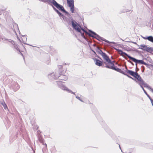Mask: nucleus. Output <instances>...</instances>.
Here are the masks:
<instances>
[{"label":"nucleus","instance_id":"e433bc0d","mask_svg":"<svg viewBox=\"0 0 153 153\" xmlns=\"http://www.w3.org/2000/svg\"><path fill=\"white\" fill-rule=\"evenodd\" d=\"M1 12L0 11V15H1Z\"/></svg>","mask_w":153,"mask_h":153},{"label":"nucleus","instance_id":"f8f14e48","mask_svg":"<svg viewBox=\"0 0 153 153\" xmlns=\"http://www.w3.org/2000/svg\"><path fill=\"white\" fill-rule=\"evenodd\" d=\"M94 61L95 63V64L99 66H100L102 65V62L100 61L95 59H94Z\"/></svg>","mask_w":153,"mask_h":153},{"label":"nucleus","instance_id":"72a5a7b5","mask_svg":"<svg viewBox=\"0 0 153 153\" xmlns=\"http://www.w3.org/2000/svg\"><path fill=\"white\" fill-rule=\"evenodd\" d=\"M39 141H40L41 142V143H42V141L41 140H39Z\"/></svg>","mask_w":153,"mask_h":153},{"label":"nucleus","instance_id":"412c9836","mask_svg":"<svg viewBox=\"0 0 153 153\" xmlns=\"http://www.w3.org/2000/svg\"><path fill=\"white\" fill-rule=\"evenodd\" d=\"M2 105H3V106L4 107V108L5 109H7V106L6 104L4 102L2 103Z\"/></svg>","mask_w":153,"mask_h":153},{"label":"nucleus","instance_id":"2f4dec72","mask_svg":"<svg viewBox=\"0 0 153 153\" xmlns=\"http://www.w3.org/2000/svg\"><path fill=\"white\" fill-rule=\"evenodd\" d=\"M117 144V145H118L119 146V148H120V150H121V152H122V150H121V147H120V145L119 144Z\"/></svg>","mask_w":153,"mask_h":153},{"label":"nucleus","instance_id":"c9c22d12","mask_svg":"<svg viewBox=\"0 0 153 153\" xmlns=\"http://www.w3.org/2000/svg\"><path fill=\"white\" fill-rule=\"evenodd\" d=\"M141 37H142V38L143 39V38H144V37H144L143 36H141Z\"/></svg>","mask_w":153,"mask_h":153},{"label":"nucleus","instance_id":"6e6552de","mask_svg":"<svg viewBox=\"0 0 153 153\" xmlns=\"http://www.w3.org/2000/svg\"><path fill=\"white\" fill-rule=\"evenodd\" d=\"M138 84L141 87V86H143V85L144 87L148 89L150 87L148 84L145 82L143 80H142H142L141 82H138Z\"/></svg>","mask_w":153,"mask_h":153},{"label":"nucleus","instance_id":"2eb2a0df","mask_svg":"<svg viewBox=\"0 0 153 153\" xmlns=\"http://www.w3.org/2000/svg\"><path fill=\"white\" fill-rule=\"evenodd\" d=\"M115 71L121 73L123 75L125 74L126 73L125 72L123 71L121 69L118 68L116 66H115Z\"/></svg>","mask_w":153,"mask_h":153},{"label":"nucleus","instance_id":"a878e982","mask_svg":"<svg viewBox=\"0 0 153 153\" xmlns=\"http://www.w3.org/2000/svg\"><path fill=\"white\" fill-rule=\"evenodd\" d=\"M150 100L151 101V102L152 105V106L153 107V99L152 98L150 99Z\"/></svg>","mask_w":153,"mask_h":153},{"label":"nucleus","instance_id":"b1692460","mask_svg":"<svg viewBox=\"0 0 153 153\" xmlns=\"http://www.w3.org/2000/svg\"><path fill=\"white\" fill-rule=\"evenodd\" d=\"M130 11V10L128 9H126V10H123L122 11V13H125V12H128Z\"/></svg>","mask_w":153,"mask_h":153},{"label":"nucleus","instance_id":"dca6fc26","mask_svg":"<svg viewBox=\"0 0 153 153\" xmlns=\"http://www.w3.org/2000/svg\"><path fill=\"white\" fill-rule=\"evenodd\" d=\"M60 78L59 79H61L62 81L61 82H63L64 81H65L67 80L68 79V77L67 76H64L63 75H62L60 76Z\"/></svg>","mask_w":153,"mask_h":153},{"label":"nucleus","instance_id":"7ed1b4c3","mask_svg":"<svg viewBox=\"0 0 153 153\" xmlns=\"http://www.w3.org/2000/svg\"><path fill=\"white\" fill-rule=\"evenodd\" d=\"M139 49H140L144 51L151 53H152V52L153 51V48L152 47H149L146 45L144 44L140 45V47L139 48Z\"/></svg>","mask_w":153,"mask_h":153},{"label":"nucleus","instance_id":"9b49d317","mask_svg":"<svg viewBox=\"0 0 153 153\" xmlns=\"http://www.w3.org/2000/svg\"><path fill=\"white\" fill-rule=\"evenodd\" d=\"M59 87L62 89L64 90L68 91L70 92H71L74 94H75L74 93L72 92L71 90H69L66 87L63 85L62 83L59 85Z\"/></svg>","mask_w":153,"mask_h":153},{"label":"nucleus","instance_id":"f257e3e1","mask_svg":"<svg viewBox=\"0 0 153 153\" xmlns=\"http://www.w3.org/2000/svg\"><path fill=\"white\" fill-rule=\"evenodd\" d=\"M97 52L99 54L102 56L105 61L104 63L105 65V67L115 70V66L114 64L111 61L108 56L105 53H103L100 50H98Z\"/></svg>","mask_w":153,"mask_h":153},{"label":"nucleus","instance_id":"cd10ccee","mask_svg":"<svg viewBox=\"0 0 153 153\" xmlns=\"http://www.w3.org/2000/svg\"><path fill=\"white\" fill-rule=\"evenodd\" d=\"M115 46H117V45H118L119 47H121V45H120V44H118L117 43H115Z\"/></svg>","mask_w":153,"mask_h":153},{"label":"nucleus","instance_id":"4468645a","mask_svg":"<svg viewBox=\"0 0 153 153\" xmlns=\"http://www.w3.org/2000/svg\"><path fill=\"white\" fill-rule=\"evenodd\" d=\"M67 3L69 7L74 5V0H67Z\"/></svg>","mask_w":153,"mask_h":153},{"label":"nucleus","instance_id":"f3484780","mask_svg":"<svg viewBox=\"0 0 153 153\" xmlns=\"http://www.w3.org/2000/svg\"><path fill=\"white\" fill-rule=\"evenodd\" d=\"M141 88L143 89V91L144 93L147 95V97L149 98L150 100V99H151L152 98L147 93L146 91L144 89V88L143 86H141Z\"/></svg>","mask_w":153,"mask_h":153},{"label":"nucleus","instance_id":"bb28decb","mask_svg":"<svg viewBox=\"0 0 153 153\" xmlns=\"http://www.w3.org/2000/svg\"><path fill=\"white\" fill-rule=\"evenodd\" d=\"M129 42H132V43H133L134 44H135L136 45H137L138 46H139V45L137 44V43L135 42H131V41H128Z\"/></svg>","mask_w":153,"mask_h":153},{"label":"nucleus","instance_id":"ddd939ff","mask_svg":"<svg viewBox=\"0 0 153 153\" xmlns=\"http://www.w3.org/2000/svg\"><path fill=\"white\" fill-rule=\"evenodd\" d=\"M144 39H147L150 42L153 43V36H145V37L143 38Z\"/></svg>","mask_w":153,"mask_h":153},{"label":"nucleus","instance_id":"4c0bfd02","mask_svg":"<svg viewBox=\"0 0 153 153\" xmlns=\"http://www.w3.org/2000/svg\"><path fill=\"white\" fill-rule=\"evenodd\" d=\"M16 49L17 50H19V49L18 48H16Z\"/></svg>","mask_w":153,"mask_h":153},{"label":"nucleus","instance_id":"6ab92c4d","mask_svg":"<svg viewBox=\"0 0 153 153\" xmlns=\"http://www.w3.org/2000/svg\"><path fill=\"white\" fill-rule=\"evenodd\" d=\"M53 7L54 10L58 14L59 16H62V14L60 12H59L57 10L56 8H55L53 6Z\"/></svg>","mask_w":153,"mask_h":153},{"label":"nucleus","instance_id":"0eeeda50","mask_svg":"<svg viewBox=\"0 0 153 153\" xmlns=\"http://www.w3.org/2000/svg\"><path fill=\"white\" fill-rule=\"evenodd\" d=\"M115 50H116L117 51H118L119 53L123 54H124L125 55H126V56H127L129 59H130L131 60V59L133 57L131 56L130 55L128 54L126 52H123L121 50L118 49H117L115 48Z\"/></svg>","mask_w":153,"mask_h":153},{"label":"nucleus","instance_id":"aec40b11","mask_svg":"<svg viewBox=\"0 0 153 153\" xmlns=\"http://www.w3.org/2000/svg\"><path fill=\"white\" fill-rule=\"evenodd\" d=\"M70 7V10L72 13H73L74 12V5L72 6L69 7Z\"/></svg>","mask_w":153,"mask_h":153},{"label":"nucleus","instance_id":"4be33fe9","mask_svg":"<svg viewBox=\"0 0 153 153\" xmlns=\"http://www.w3.org/2000/svg\"><path fill=\"white\" fill-rule=\"evenodd\" d=\"M144 65H145L147 67H149V66H152V65L151 64H148L146 63L145 62L144 63Z\"/></svg>","mask_w":153,"mask_h":153},{"label":"nucleus","instance_id":"5701e85b","mask_svg":"<svg viewBox=\"0 0 153 153\" xmlns=\"http://www.w3.org/2000/svg\"><path fill=\"white\" fill-rule=\"evenodd\" d=\"M134 51H135L136 53H140L141 52V51H139V50H138L136 49H135V48L134 49Z\"/></svg>","mask_w":153,"mask_h":153},{"label":"nucleus","instance_id":"7c9ffc66","mask_svg":"<svg viewBox=\"0 0 153 153\" xmlns=\"http://www.w3.org/2000/svg\"><path fill=\"white\" fill-rule=\"evenodd\" d=\"M102 40L105 41V42H109L106 39H102Z\"/></svg>","mask_w":153,"mask_h":153},{"label":"nucleus","instance_id":"9d476101","mask_svg":"<svg viewBox=\"0 0 153 153\" xmlns=\"http://www.w3.org/2000/svg\"><path fill=\"white\" fill-rule=\"evenodd\" d=\"M125 72L126 74H128L133 77L134 76V75L136 73V72L134 71L131 70H128L127 68H126V70H125Z\"/></svg>","mask_w":153,"mask_h":153},{"label":"nucleus","instance_id":"39448f33","mask_svg":"<svg viewBox=\"0 0 153 153\" xmlns=\"http://www.w3.org/2000/svg\"><path fill=\"white\" fill-rule=\"evenodd\" d=\"M131 60H132L133 62L135 63V65H136V67H137V64H143L144 65V62L143 60H139L135 58L132 57Z\"/></svg>","mask_w":153,"mask_h":153},{"label":"nucleus","instance_id":"ea45409f","mask_svg":"<svg viewBox=\"0 0 153 153\" xmlns=\"http://www.w3.org/2000/svg\"><path fill=\"white\" fill-rule=\"evenodd\" d=\"M45 146L46 147L47 146V145L46 144H45Z\"/></svg>","mask_w":153,"mask_h":153},{"label":"nucleus","instance_id":"58836bf2","mask_svg":"<svg viewBox=\"0 0 153 153\" xmlns=\"http://www.w3.org/2000/svg\"><path fill=\"white\" fill-rule=\"evenodd\" d=\"M145 59V60H146V58H144V59Z\"/></svg>","mask_w":153,"mask_h":153},{"label":"nucleus","instance_id":"a211bd4d","mask_svg":"<svg viewBox=\"0 0 153 153\" xmlns=\"http://www.w3.org/2000/svg\"><path fill=\"white\" fill-rule=\"evenodd\" d=\"M124 75L127 76L128 77L134 80L136 82H137V81L136 80V79H134L131 76H130L128 74H127L126 73H125V74H124Z\"/></svg>","mask_w":153,"mask_h":153},{"label":"nucleus","instance_id":"423d86ee","mask_svg":"<svg viewBox=\"0 0 153 153\" xmlns=\"http://www.w3.org/2000/svg\"><path fill=\"white\" fill-rule=\"evenodd\" d=\"M134 77L135 78V79L137 81V82H136L138 83V82H141L142 80H142H143L141 77L140 75L137 72L135 73Z\"/></svg>","mask_w":153,"mask_h":153},{"label":"nucleus","instance_id":"c756f323","mask_svg":"<svg viewBox=\"0 0 153 153\" xmlns=\"http://www.w3.org/2000/svg\"><path fill=\"white\" fill-rule=\"evenodd\" d=\"M76 97L77 99H78V100H79L81 101H82L81 100V99L80 98V97L77 96V97Z\"/></svg>","mask_w":153,"mask_h":153},{"label":"nucleus","instance_id":"c85d7f7f","mask_svg":"<svg viewBox=\"0 0 153 153\" xmlns=\"http://www.w3.org/2000/svg\"><path fill=\"white\" fill-rule=\"evenodd\" d=\"M8 41L11 42L13 44H14V42L12 40Z\"/></svg>","mask_w":153,"mask_h":153},{"label":"nucleus","instance_id":"473e14b6","mask_svg":"<svg viewBox=\"0 0 153 153\" xmlns=\"http://www.w3.org/2000/svg\"><path fill=\"white\" fill-rule=\"evenodd\" d=\"M128 62H130L131 64H132L133 65H134V63H133V62H129V61H128Z\"/></svg>","mask_w":153,"mask_h":153},{"label":"nucleus","instance_id":"f03ea898","mask_svg":"<svg viewBox=\"0 0 153 153\" xmlns=\"http://www.w3.org/2000/svg\"><path fill=\"white\" fill-rule=\"evenodd\" d=\"M72 25L74 28L77 31L80 33L82 36L85 38V37L84 35V32L87 33L86 31L84 29L82 28L76 22L74 23L73 21H72Z\"/></svg>","mask_w":153,"mask_h":153},{"label":"nucleus","instance_id":"20e7f679","mask_svg":"<svg viewBox=\"0 0 153 153\" xmlns=\"http://www.w3.org/2000/svg\"><path fill=\"white\" fill-rule=\"evenodd\" d=\"M47 1H48L51 3L53 4L55 6L57 9L59 10H61L63 12H65V10L63 7L60 5V4H58L55 0H46Z\"/></svg>","mask_w":153,"mask_h":153},{"label":"nucleus","instance_id":"393cba45","mask_svg":"<svg viewBox=\"0 0 153 153\" xmlns=\"http://www.w3.org/2000/svg\"><path fill=\"white\" fill-rule=\"evenodd\" d=\"M148 89L153 93V88H152L151 86H150Z\"/></svg>","mask_w":153,"mask_h":153},{"label":"nucleus","instance_id":"f704fd0d","mask_svg":"<svg viewBox=\"0 0 153 153\" xmlns=\"http://www.w3.org/2000/svg\"><path fill=\"white\" fill-rule=\"evenodd\" d=\"M59 77V76H55V78L56 79V78H58Z\"/></svg>","mask_w":153,"mask_h":153},{"label":"nucleus","instance_id":"1a4fd4ad","mask_svg":"<svg viewBox=\"0 0 153 153\" xmlns=\"http://www.w3.org/2000/svg\"><path fill=\"white\" fill-rule=\"evenodd\" d=\"M89 31L90 32V33L89 34V35L90 36L95 38L98 40H99L100 37L97 35L95 33L90 30H89Z\"/></svg>","mask_w":153,"mask_h":153}]
</instances>
